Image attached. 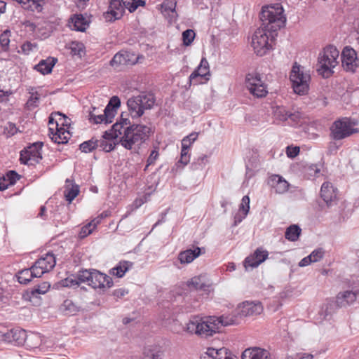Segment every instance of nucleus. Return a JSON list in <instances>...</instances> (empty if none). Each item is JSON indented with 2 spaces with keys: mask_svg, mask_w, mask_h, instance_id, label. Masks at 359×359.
<instances>
[{
  "mask_svg": "<svg viewBox=\"0 0 359 359\" xmlns=\"http://www.w3.org/2000/svg\"><path fill=\"white\" fill-rule=\"evenodd\" d=\"M124 7L128 9L130 13L135 11L139 6H143L145 4L144 0H121Z\"/></svg>",
  "mask_w": 359,
  "mask_h": 359,
  "instance_id": "nucleus-37",
  "label": "nucleus"
},
{
  "mask_svg": "<svg viewBox=\"0 0 359 359\" xmlns=\"http://www.w3.org/2000/svg\"><path fill=\"white\" fill-rule=\"evenodd\" d=\"M236 323H238V319L236 315L205 318L194 316L190 318L187 323L186 330L191 334L206 338L219 332L222 326H228Z\"/></svg>",
  "mask_w": 359,
  "mask_h": 359,
  "instance_id": "nucleus-3",
  "label": "nucleus"
},
{
  "mask_svg": "<svg viewBox=\"0 0 359 359\" xmlns=\"http://www.w3.org/2000/svg\"><path fill=\"white\" fill-rule=\"evenodd\" d=\"M42 142H36L20 152V161L21 163L32 165L34 163H39L42 159L41 149Z\"/></svg>",
  "mask_w": 359,
  "mask_h": 359,
  "instance_id": "nucleus-9",
  "label": "nucleus"
},
{
  "mask_svg": "<svg viewBox=\"0 0 359 359\" xmlns=\"http://www.w3.org/2000/svg\"><path fill=\"white\" fill-rule=\"evenodd\" d=\"M177 1L175 0L164 1L161 5L164 11L175 12Z\"/></svg>",
  "mask_w": 359,
  "mask_h": 359,
  "instance_id": "nucleus-50",
  "label": "nucleus"
},
{
  "mask_svg": "<svg viewBox=\"0 0 359 359\" xmlns=\"http://www.w3.org/2000/svg\"><path fill=\"white\" fill-rule=\"evenodd\" d=\"M10 184L8 182H6V180L5 179L4 176L3 175L1 177H0V191H4L8 188Z\"/></svg>",
  "mask_w": 359,
  "mask_h": 359,
  "instance_id": "nucleus-61",
  "label": "nucleus"
},
{
  "mask_svg": "<svg viewBox=\"0 0 359 359\" xmlns=\"http://www.w3.org/2000/svg\"><path fill=\"white\" fill-rule=\"evenodd\" d=\"M262 311L260 302H245L238 308L237 314L241 317H246L260 314Z\"/></svg>",
  "mask_w": 359,
  "mask_h": 359,
  "instance_id": "nucleus-20",
  "label": "nucleus"
},
{
  "mask_svg": "<svg viewBox=\"0 0 359 359\" xmlns=\"http://www.w3.org/2000/svg\"><path fill=\"white\" fill-rule=\"evenodd\" d=\"M208 162V156L202 155L199 156L196 162L192 163L191 167L194 170L203 168Z\"/></svg>",
  "mask_w": 359,
  "mask_h": 359,
  "instance_id": "nucleus-48",
  "label": "nucleus"
},
{
  "mask_svg": "<svg viewBox=\"0 0 359 359\" xmlns=\"http://www.w3.org/2000/svg\"><path fill=\"white\" fill-rule=\"evenodd\" d=\"M205 252L203 248H201L196 247L194 250L188 249L187 250L180 252L178 255V259L181 264H189L192 262L200 255Z\"/></svg>",
  "mask_w": 359,
  "mask_h": 359,
  "instance_id": "nucleus-24",
  "label": "nucleus"
},
{
  "mask_svg": "<svg viewBox=\"0 0 359 359\" xmlns=\"http://www.w3.org/2000/svg\"><path fill=\"white\" fill-rule=\"evenodd\" d=\"M306 170L307 175L310 177H316L320 172V169L316 164L309 165L308 167L306 168Z\"/></svg>",
  "mask_w": 359,
  "mask_h": 359,
  "instance_id": "nucleus-53",
  "label": "nucleus"
},
{
  "mask_svg": "<svg viewBox=\"0 0 359 359\" xmlns=\"http://www.w3.org/2000/svg\"><path fill=\"white\" fill-rule=\"evenodd\" d=\"M341 58L342 66L347 72H354L358 67L356 51L349 46H346L343 49Z\"/></svg>",
  "mask_w": 359,
  "mask_h": 359,
  "instance_id": "nucleus-10",
  "label": "nucleus"
},
{
  "mask_svg": "<svg viewBox=\"0 0 359 359\" xmlns=\"http://www.w3.org/2000/svg\"><path fill=\"white\" fill-rule=\"evenodd\" d=\"M10 32L6 30L0 34V45L3 50H6L8 48L10 39H9Z\"/></svg>",
  "mask_w": 359,
  "mask_h": 359,
  "instance_id": "nucleus-46",
  "label": "nucleus"
},
{
  "mask_svg": "<svg viewBox=\"0 0 359 359\" xmlns=\"http://www.w3.org/2000/svg\"><path fill=\"white\" fill-rule=\"evenodd\" d=\"M245 83L249 91L254 96L263 97L267 95V87L262 81V78L259 74L251 73L247 74Z\"/></svg>",
  "mask_w": 359,
  "mask_h": 359,
  "instance_id": "nucleus-8",
  "label": "nucleus"
},
{
  "mask_svg": "<svg viewBox=\"0 0 359 359\" xmlns=\"http://www.w3.org/2000/svg\"><path fill=\"white\" fill-rule=\"evenodd\" d=\"M299 151L300 149L299 147L288 146L286 149V154L289 158H292L296 157L299 154Z\"/></svg>",
  "mask_w": 359,
  "mask_h": 359,
  "instance_id": "nucleus-56",
  "label": "nucleus"
},
{
  "mask_svg": "<svg viewBox=\"0 0 359 359\" xmlns=\"http://www.w3.org/2000/svg\"><path fill=\"white\" fill-rule=\"evenodd\" d=\"M104 135H105V133H104V135H103V137H104L105 140H113V141H114V143H113V144L109 143V144H107V145L103 148V149H104V150H106L107 151H112V150L114 149L115 145H116V144H121L119 142H118L116 139L105 138V137H104Z\"/></svg>",
  "mask_w": 359,
  "mask_h": 359,
  "instance_id": "nucleus-59",
  "label": "nucleus"
},
{
  "mask_svg": "<svg viewBox=\"0 0 359 359\" xmlns=\"http://www.w3.org/2000/svg\"><path fill=\"white\" fill-rule=\"evenodd\" d=\"M198 135V133H192L184 137L182 140V148L184 150H189L192 144L196 140Z\"/></svg>",
  "mask_w": 359,
  "mask_h": 359,
  "instance_id": "nucleus-39",
  "label": "nucleus"
},
{
  "mask_svg": "<svg viewBox=\"0 0 359 359\" xmlns=\"http://www.w3.org/2000/svg\"><path fill=\"white\" fill-rule=\"evenodd\" d=\"M43 0H27L25 1V8H29L32 6L31 4L34 6L35 8L39 11V8L41 7V2Z\"/></svg>",
  "mask_w": 359,
  "mask_h": 359,
  "instance_id": "nucleus-57",
  "label": "nucleus"
},
{
  "mask_svg": "<svg viewBox=\"0 0 359 359\" xmlns=\"http://www.w3.org/2000/svg\"><path fill=\"white\" fill-rule=\"evenodd\" d=\"M268 184L274 189L276 193L280 194L285 193L289 188V183L279 175H271L269 179Z\"/></svg>",
  "mask_w": 359,
  "mask_h": 359,
  "instance_id": "nucleus-22",
  "label": "nucleus"
},
{
  "mask_svg": "<svg viewBox=\"0 0 359 359\" xmlns=\"http://www.w3.org/2000/svg\"><path fill=\"white\" fill-rule=\"evenodd\" d=\"M302 232L301 228L296 224L290 225L286 229L285 237L290 241H296L298 240Z\"/></svg>",
  "mask_w": 359,
  "mask_h": 359,
  "instance_id": "nucleus-34",
  "label": "nucleus"
},
{
  "mask_svg": "<svg viewBox=\"0 0 359 359\" xmlns=\"http://www.w3.org/2000/svg\"><path fill=\"white\" fill-rule=\"evenodd\" d=\"M128 293V290L125 288H119L114 290L113 291L112 294L116 297L117 299H121L125 295H126Z\"/></svg>",
  "mask_w": 359,
  "mask_h": 359,
  "instance_id": "nucleus-58",
  "label": "nucleus"
},
{
  "mask_svg": "<svg viewBox=\"0 0 359 359\" xmlns=\"http://www.w3.org/2000/svg\"><path fill=\"white\" fill-rule=\"evenodd\" d=\"M3 340L8 343H13L17 346L23 345L27 339V334L25 330L20 328L11 329L2 334Z\"/></svg>",
  "mask_w": 359,
  "mask_h": 359,
  "instance_id": "nucleus-16",
  "label": "nucleus"
},
{
  "mask_svg": "<svg viewBox=\"0 0 359 359\" xmlns=\"http://www.w3.org/2000/svg\"><path fill=\"white\" fill-rule=\"evenodd\" d=\"M56 264V259L53 253L47 252L39 258L33 264L34 267L39 271L41 277L43 273L51 271Z\"/></svg>",
  "mask_w": 359,
  "mask_h": 359,
  "instance_id": "nucleus-11",
  "label": "nucleus"
},
{
  "mask_svg": "<svg viewBox=\"0 0 359 359\" xmlns=\"http://www.w3.org/2000/svg\"><path fill=\"white\" fill-rule=\"evenodd\" d=\"M29 93L31 95L26 102V106L27 108L31 109L37 106V103L39 100V95L36 91L29 92Z\"/></svg>",
  "mask_w": 359,
  "mask_h": 359,
  "instance_id": "nucleus-44",
  "label": "nucleus"
},
{
  "mask_svg": "<svg viewBox=\"0 0 359 359\" xmlns=\"http://www.w3.org/2000/svg\"><path fill=\"white\" fill-rule=\"evenodd\" d=\"M311 263H312V260L311 259V257L307 256L304 258H303L299 262V266L300 267H304L308 265H309Z\"/></svg>",
  "mask_w": 359,
  "mask_h": 359,
  "instance_id": "nucleus-60",
  "label": "nucleus"
},
{
  "mask_svg": "<svg viewBox=\"0 0 359 359\" xmlns=\"http://www.w3.org/2000/svg\"><path fill=\"white\" fill-rule=\"evenodd\" d=\"M195 38V32L192 29H187L182 33L183 43L185 46H189Z\"/></svg>",
  "mask_w": 359,
  "mask_h": 359,
  "instance_id": "nucleus-42",
  "label": "nucleus"
},
{
  "mask_svg": "<svg viewBox=\"0 0 359 359\" xmlns=\"http://www.w3.org/2000/svg\"><path fill=\"white\" fill-rule=\"evenodd\" d=\"M241 359H271L270 353L259 347L246 348L242 353Z\"/></svg>",
  "mask_w": 359,
  "mask_h": 359,
  "instance_id": "nucleus-21",
  "label": "nucleus"
},
{
  "mask_svg": "<svg viewBox=\"0 0 359 359\" xmlns=\"http://www.w3.org/2000/svg\"><path fill=\"white\" fill-rule=\"evenodd\" d=\"M189 161L190 155L189 154V150H184V149L182 148L180 159L178 161V163H181L183 165V166H184L188 164Z\"/></svg>",
  "mask_w": 359,
  "mask_h": 359,
  "instance_id": "nucleus-52",
  "label": "nucleus"
},
{
  "mask_svg": "<svg viewBox=\"0 0 359 359\" xmlns=\"http://www.w3.org/2000/svg\"><path fill=\"white\" fill-rule=\"evenodd\" d=\"M156 98L152 93H141L132 96L126 102L127 111H123L120 118L112 125L109 130L105 131L104 137L116 139L126 149L130 150L134 145H140L149 137L152 133L148 125L132 122L139 119L146 110L153 108Z\"/></svg>",
  "mask_w": 359,
  "mask_h": 359,
  "instance_id": "nucleus-1",
  "label": "nucleus"
},
{
  "mask_svg": "<svg viewBox=\"0 0 359 359\" xmlns=\"http://www.w3.org/2000/svg\"><path fill=\"white\" fill-rule=\"evenodd\" d=\"M55 115L60 116L58 120L55 121V123L58 122L59 127L63 128L64 126H66L68 128L70 126L71 120L67 116L60 112H55Z\"/></svg>",
  "mask_w": 359,
  "mask_h": 359,
  "instance_id": "nucleus-49",
  "label": "nucleus"
},
{
  "mask_svg": "<svg viewBox=\"0 0 359 359\" xmlns=\"http://www.w3.org/2000/svg\"><path fill=\"white\" fill-rule=\"evenodd\" d=\"M39 271H36L34 266L32 265L29 269H24L20 271L16 275L17 279L20 284L27 285L32 278H39Z\"/></svg>",
  "mask_w": 359,
  "mask_h": 359,
  "instance_id": "nucleus-27",
  "label": "nucleus"
},
{
  "mask_svg": "<svg viewBox=\"0 0 359 359\" xmlns=\"http://www.w3.org/2000/svg\"><path fill=\"white\" fill-rule=\"evenodd\" d=\"M228 349L223 347L219 349L214 348H209L205 353V355L201 357V359H236Z\"/></svg>",
  "mask_w": 359,
  "mask_h": 359,
  "instance_id": "nucleus-23",
  "label": "nucleus"
},
{
  "mask_svg": "<svg viewBox=\"0 0 359 359\" xmlns=\"http://www.w3.org/2000/svg\"><path fill=\"white\" fill-rule=\"evenodd\" d=\"M337 303L327 301L326 303L323 304L318 311V320L320 322H322L325 320H330L333 313L335 312Z\"/></svg>",
  "mask_w": 359,
  "mask_h": 359,
  "instance_id": "nucleus-28",
  "label": "nucleus"
},
{
  "mask_svg": "<svg viewBox=\"0 0 359 359\" xmlns=\"http://www.w3.org/2000/svg\"><path fill=\"white\" fill-rule=\"evenodd\" d=\"M275 115L280 121H285L288 118L294 121L297 115L286 111L284 108H278L275 111Z\"/></svg>",
  "mask_w": 359,
  "mask_h": 359,
  "instance_id": "nucleus-38",
  "label": "nucleus"
},
{
  "mask_svg": "<svg viewBox=\"0 0 359 359\" xmlns=\"http://www.w3.org/2000/svg\"><path fill=\"white\" fill-rule=\"evenodd\" d=\"M268 252L262 248H257L255 252L247 257L244 261V266L246 270L249 267L255 268L264 262L268 257Z\"/></svg>",
  "mask_w": 359,
  "mask_h": 359,
  "instance_id": "nucleus-19",
  "label": "nucleus"
},
{
  "mask_svg": "<svg viewBox=\"0 0 359 359\" xmlns=\"http://www.w3.org/2000/svg\"><path fill=\"white\" fill-rule=\"evenodd\" d=\"M250 210V198L248 196H244L242 198L239 210L243 212L244 217H246Z\"/></svg>",
  "mask_w": 359,
  "mask_h": 359,
  "instance_id": "nucleus-47",
  "label": "nucleus"
},
{
  "mask_svg": "<svg viewBox=\"0 0 359 359\" xmlns=\"http://www.w3.org/2000/svg\"><path fill=\"white\" fill-rule=\"evenodd\" d=\"M89 0H76V4L79 9H83L86 6V2Z\"/></svg>",
  "mask_w": 359,
  "mask_h": 359,
  "instance_id": "nucleus-64",
  "label": "nucleus"
},
{
  "mask_svg": "<svg viewBox=\"0 0 359 359\" xmlns=\"http://www.w3.org/2000/svg\"><path fill=\"white\" fill-rule=\"evenodd\" d=\"M357 298V293L353 291L339 292L337 296L336 303L338 306L345 307L353 304Z\"/></svg>",
  "mask_w": 359,
  "mask_h": 359,
  "instance_id": "nucleus-26",
  "label": "nucleus"
},
{
  "mask_svg": "<svg viewBox=\"0 0 359 359\" xmlns=\"http://www.w3.org/2000/svg\"><path fill=\"white\" fill-rule=\"evenodd\" d=\"M71 53L74 55H78L79 57H81L84 54V46L82 43L80 42H72L70 46Z\"/></svg>",
  "mask_w": 359,
  "mask_h": 359,
  "instance_id": "nucleus-40",
  "label": "nucleus"
},
{
  "mask_svg": "<svg viewBox=\"0 0 359 359\" xmlns=\"http://www.w3.org/2000/svg\"><path fill=\"white\" fill-rule=\"evenodd\" d=\"M90 270H81L76 275H72L62 280L64 287H75L86 284L90 286Z\"/></svg>",
  "mask_w": 359,
  "mask_h": 359,
  "instance_id": "nucleus-12",
  "label": "nucleus"
},
{
  "mask_svg": "<svg viewBox=\"0 0 359 359\" xmlns=\"http://www.w3.org/2000/svg\"><path fill=\"white\" fill-rule=\"evenodd\" d=\"M80 149L85 153L90 152V140L85 141L81 144Z\"/></svg>",
  "mask_w": 359,
  "mask_h": 359,
  "instance_id": "nucleus-62",
  "label": "nucleus"
},
{
  "mask_svg": "<svg viewBox=\"0 0 359 359\" xmlns=\"http://www.w3.org/2000/svg\"><path fill=\"white\" fill-rule=\"evenodd\" d=\"M338 190L334 188L332 183L324 182L320 188V197L326 203L327 207H331L337 203Z\"/></svg>",
  "mask_w": 359,
  "mask_h": 359,
  "instance_id": "nucleus-15",
  "label": "nucleus"
},
{
  "mask_svg": "<svg viewBox=\"0 0 359 359\" xmlns=\"http://www.w3.org/2000/svg\"><path fill=\"white\" fill-rule=\"evenodd\" d=\"M290 78L295 93L304 95L307 93L309 89L308 81L309 80V75L304 74V72L300 70L299 66L294 65L292 67Z\"/></svg>",
  "mask_w": 359,
  "mask_h": 359,
  "instance_id": "nucleus-7",
  "label": "nucleus"
},
{
  "mask_svg": "<svg viewBox=\"0 0 359 359\" xmlns=\"http://www.w3.org/2000/svg\"><path fill=\"white\" fill-rule=\"evenodd\" d=\"M163 351L158 346H148L143 351V359H163Z\"/></svg>",
  "mask_w": 359,
  "mask_h": 359,
  "instance_id": "nucleus-31",
  "label": "nucleus"
},
{
  "mask_svg": "<svg viewBox=\"0 0 359 359\" xmlns=\"http://www.w3.org/2000/svg\"><path fill=\"white\" fill-rule=\"evenodd\" d=\"M187 285L189 287L195 290H203L205 285L201 283V280L199 277H194L188 281Z\"/></svg>",
  "mask_w": 359,
  "mask_h": 359,
  "instance_id": "nucleus-45",
  "label": "nucleus"
},
{
  "mask_svg": "<svg viewBox=\"0 0 359 359\" xmlns=\"http://www.w3.org/2000/svg\"><path fill=\"white\" fill-rule=\"evenodd\" d=\"M65 196L69 203H71L79 194V188L78 185L73 184L72 180L67 179L65 181Z\"/></svg>",
  "mask_w": 359,
  "mask_h": 359,
  "instance_id": "nucleus-32",
  "label": "nucleus"
},
{
  "mask_svg": "<svg viewBox=\"0 0 359 359\" xmlns=\"http://www.w3.org/2000/svg\"><path fill=\"white\" fill-rule=\"evenodd\" d=\"M339 55V51L332 45L327 46L323 52L320 53L318 57L320 67L318 71L323 77H329L333 73L332 69L338 64Z\"/></svg>",
  "mask_w": 359,
  "mask_h": 359,
  "instance_id": "nucleus-5",
  "label": "nucleus"
},
{
  "mask_svg": "<svg viewBox=\"0 0 359 359\" xmlns=\"http://www.w3.org/2000/svg\"><path fill=\"white\" fill-rule=\"evenodd\" d=\"M50 287V284L48 282H43L38 284L32 291V294L46 293Z\"/></svg>",
  "mask_w": 359,
  "mask_h": 359,
  "instance_id": "nucleus-41",
  "label": "nucleus"
},
{
  "mask_svg": "<svg viewBox=\"0 0 359 359\" xmlns=\"http://www.w3.org/2000/svg\"><path fill=\"white\" fill-rule=\"evenodd\" d=\"M112 278L97 270L91 269V287L104 290L112 286Z\"/></svg>",
  "mask_w": 359,
  "mask_h": 359,
  "instance_id": "nucleus-17",
  "label": "nucleus"
},
{
  "mask_svg": "<svg viewBox=\"0 0 359 359\" xmlns=\"http://www.w3.org/2000/svg\"><path fill=\"white\" fill-rule=\"evenodd\" d=\"M198 306V302L192 299L190 296H186L184 298V304L180 306V310L182 313L191 312Z\"/></svg>",
  "mask_w": 359,
  "mask_h": 359,
  "instance_id": "nucleus-36",
  "label": "nucleus"
},
{
  "mask_svg": "<svg viewBox=\"0 0 359 359\" xmlns=\"http://www.w3.org/2000/svg\"><path fill=\"white\" fill-rule=\"evenodd\" d=\"M133 266V263L129 261H122L114 268L112 269L113 275L121 278L126 272Z\"/></svg>",
  "mask_w": 359,
  "mask_h": 359,
  "instance_id": "nucleus-35",
  "label": "nucleus"
},
{
  "mask_svg": "<svg viewBox=\"0 0 359 359\" xmlns=\"http://www.w3.org/2000/svg\"><path fill=\"white\" fill-rule=\"evenodd\" d=\"M120 106V98L116 95L112 96L105 107L103 114L95 116L91 113V122L95 124L104 123V125L111 123Z\"/></svg>",
  "mask_w": 359,
  "mask_h": 359,
  "instance_id": "nucleus-6",
  "label": "nucleus"
},
{
  "mask_svg": "<svg viewBox=\"0 0 359 359\" xmlns=\"http://www.w3.org/2000/svg\"><path fill=\"white\" fill-rule=\"evenodd\" d=\"M56 131L54 132V128L52 127L49 128V136L50 137L51 140L57 144H65L68 142L69 137L65 136V133H67V135H69V132L65 129L62 127H59L58 122L56 123L55 126Z\"/></svg>",
  "mask_w": 359,
  "mask_h": 359,
  "instance_id": "nucleus-25",
  "label": "nucleus"
},
{
  "mask_svg": "<svg viewBox=\"0 0 359 359\" xmlns=\"http://www.w3.org/2000/svg\"><path fill=\"white\" fill-rule=\"evenodd\" d=\"M57 62V58L48 57L46 60H41L38 65H35L34 69L43 75L48 74L51 73L52 69Z\"/></svg>",
  "mask_w": 359,
  "mask_h": 359,
  "instance_id": "nucleus-29",
  "label": "nucleus"
},
{
  "mask_svg": "<svg viewBox=\"0 0 359 359\" xmlns=\"http://www.w3.org/2000/svg\"><path fill=\"white\" fill-rule=\"evenodd\" d=\"M262 27L257 29L252 38V46L257 55H265L271 48L269 42L270 34L271 38L273 33L285 26L286 18L283 15V8L279 4L262 7L260 13Z\"/></svg>",
  "mask_w": 359,
  "mask_h": 359,
  "instance_id": "nucleus-2",
  "label": "nucleus"
},
{
  "mask_svg": "<svg viewBox=\"0 0 359 359\" xmlns=\"http://www.w3.org/2000/svg\"><path fill=\"white\" fill-rule=\"evenodd\" d=\"M88 235H90V222L85 224L80 230L78 238L80 240H82L86 238Z\"/></svg>",
  "mask_w": 359,
  "mask_h": 359,
  "instance_id": "nucleus-54",
  "label": "nucleus"
},
{
  "mask_svg": "<svg viewBox=\"0 0 359 359\" xmlns=\"http://www.w3.org/2000/svg\"><path fill=\"white\" fill-rule=\"evenodd\" d=\"M355 120L343 117L334 121L330 127V139L338 141L346 139L353 134L359 133Z\"/></svg>",
  "mask_w": 359,
  "mask_h": 359,
  "instance_id": "nucleus-4",
  "label": "nucleus"
},
{
  "mask_svg": "<svg viewBox=\"0 0 359 359\" xmlns=\"http://www.w3.org/2000/svg\"><path fill=\"white\" fill-rule=\"evenodd\" d=\"M210 67L209 63L205 58H202L199 66L189 76V85L194 83V85L201 83V81H197L198 78L203 79L205 81L210 79Z\"/></svg>",
  "mask_w": 359,
  "mask_h": 359,
  "instance_id": "nucleus-14",
  "label": "nucleus"
},
{
  "mask_svg": "<svg viewBox=\"0 0 359 359\" xmlns=\"http://www.w3.org/2000/svg\"><path fill=\"white\" fill-rule=\"evenodd\" d=\"M121 0H111L108 11L103 14L106 22H111L120 19L123 14L124 8Z\"/></svg>",
  "mask_w": 359,
  "mask_h": 359,
  "instance_id": "nucleus-13",
  "label": "nucleus"
},
{
  "mask_svg": "<svg viewBox=\"0 0 359 359\" xmlns=\"http://www.w3.org/2000/svg\"><path fill=\"white\" fill-rule=\"evenodd\" d=\"M158 156L159 154L156 149L152 150L149 156L147 158V164L144 170H146L149 165L154 164L156 160L158 158Z\"/></svg>",
  "mask_w": 359,
  "mask_h": 359,
  "instance_id": "nucleus-55",
  "label": "nucleus"
},
{
  "mask_svg": "<svg viewBox=\"0 0 359 359\" xmlns=\"http://www.w3.org/2000/svg\"><path fill=\"white\" fill-rule=\"evenodd\" d=\"M6 182H8L10 186L14 185L16 182L20 178V175L17 173L15 170H9L4 175Z\"/></svg>",
  "mask_w": 359,
  "mask_h": 359,
  "instance_id": "nucleus-43",
  "label": "nucleus"
},
{
  "mask_svg": "<svg viewBox=\"0 0 359 359\" xmlns=\"http://www.w3.org/2000/svg\"><path fill=\"white\" fill-rule=\"evenodd\" d=\"M325 251L322 248H318L313 250L310 255L312 262H317L320 261L324 256Z\"/></svg>",
  "mask_w": 359,
  "mask_h": 359,
  "instance_id": "nucleus-51",
  "label": "nucleus"
},
{
  "mask_svg": "<svg viewBox=\"0 0 359 359\" xmlns=\"http://www.w3.org/2000/svg\"><path fill=\"white\" fill-rule=\"evenodd\" d=\"M60 310L67 316H74L79 311V307L71 299H65L60 306Z\"/></svg>",
  "mask_w": 359,
  "mask_h": 359,
  "instance_id": "nucleus-33",
  "label": "nucleus"
},
{
  "mask_svg": "<svg viewBox=\"0 0 359 359\" xmlns=\"http://www.w3.org/2000/svg\"><path fill=\"white\" fill-rule=\"evenodd\" d=\"M46 208L45 205H41V208H40V211H39V213L38 215V217L43 219H46L47 218V215L46 214Z\"/></svg>",
  "mask_w": 359,
  "mask_h": 359,
  "instance_id": "nucleus-63",
  "label": "nucleus"
},
{
  "mask_svg": "<svg viewBox=\"0 0 359 359\" xmlns=\"http://www.w3.org/2000/svg\"><path fill=\"white\" fill-rule=\"evenodd\" d=\"M137 57L135 54L128 51H120L116 53L110 62L112 67H119L135 64Z\"/></svg>",
  "mask_w": 359,
  "mask_h": 359,
  "instance_id": "nucleus-18",
  "label": "nucleus"
},
{
  "mask_svg": "<svg viewBox=\"0 0 359 359\" xmlns=\"http://www.w3.org/2000/svg\"><path fill=\"white\" fill-rule=\"evenodd\" d=\"M69 27L76 31L84 32L88 27V21L82 14H75L71 18Z\"/></svg>",
  "mask_w": 359,
  "mask_h": 359,
  "instance_id": "nucleus-30",
  "label": "nucleus"
}]
</instances>
